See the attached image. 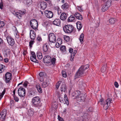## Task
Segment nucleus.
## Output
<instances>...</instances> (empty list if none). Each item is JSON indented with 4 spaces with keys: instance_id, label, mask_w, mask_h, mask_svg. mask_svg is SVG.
Segmentation results:
<instances>
[{
    "instance_id": "nucleus-28",
    "label": "nucleus",
    "mask_w": 121,
    "mask_h": 121,
    "mask_svg": "<svg viewBox=\"0 0 121 121\" xmlns=\"http://www.w3.org/2000/svg\"><path fill=\"white\" fill-rule=\"evenodd\" d=\"M35 86L39 92L40 93H42V92L41 88L40 86V85L39 84H38L36 85Z\"/></svg>"
},
{
    "instance_id": "nucleus-10",
    "label": "nucleus",
    "mask_w": 121,
    "mask_h": 121,
    "mask_svg": "<svg viewBox=\"0 0 121 121\" xmlns=\"http://www.w3.org/2000/svg\"><path fill=\"white\" fill-rule=\"evenodd\" d=\"M49 39L51 42L54 43L56 42V38L55 34L53 33L50 34L48 36Z\"/></svg>"
},
{
    "instance_id": "nucleus-24",
    "label": "nucleus",
    "mask_w": 121,
    "mask_h": 121,
    "mask_svg": "<svg viewBox=\"0 0 121 121\" xmlns=\"http://www.w3.org/2000/svg\"><path fill=\"white\" fill-rule=\"evenodd\" d=\"M67 17V14L64 13H62L60 16V19L63 21L65 20L66 19Z\"/></svg>"
},
{
    "instance_id": "nucleus-47",
    "label": "nucleus",
    "mask_w": 121,
    "mask_h": 121,
    "mask_svg": "<svg viewBox=\"0 0 121 121\" xmlns=\"http://www.w3.org/2000/svg\"><path fill=\"white\" fill-rule=\"evenodd\" d=\"M62 74L63 76L65 78L67 77V74L66 72L64 71H62Z\"/></svg>"
},
{
    "instance_id": "nucleus-30",
    "label": "nucleus",
    "mask_w": 121,
    "mask_h": 121,
    "mask_svg": "<svg viewBox=\"0 0 121 121\" xmlns=\"http://www.w3.org/2000/svg\"><path fill=\"white\" fill-rule=\"evenodd\" d=\"M48 80L45 81L42 83V85L43 87L45 88L48 85Z\"/></svg>"
},
{
    "instance_id": "nucleus-37",
    "label": "nucleus",
    "mask_w": 121,
    "mask_h": 121,
    "mask_svg": "<svg viewBox=\"0 0 121 121\" xmlns=\"http://www.w3.org/2000/svg\"><path fill=\"white\" fill-rule=\"evenodd\" d=\"M30 59L32 61L34 62L38 63V61L36 59V57H34L33 56H30Z\"/></svg>"
},
{
    "instance_id": "nucleus-2",
    "label": "nucleus",
    "mask_w": 121,
    "mask_h": 121,
    "mask_svg": "<svg viewBox=\"0 0 121 121\" xmlns=\"http://www.w3.org/2000/svg\"><path fill=\"white\" fill-rule=\"evenodd\" d=\"M89 66V64L82 66L76 73L74 77L75 79L80 77L82 76L84 73L85 70L88 69Z\"/></svg>"
},
{
    "instance_id": "nucleus-56",
    "label": "nucleus",
    "mask_w": 121,
    "mask_h": 121,
    "mask_svg": "<svg viewBox=\"0 0 121 121\" xmlns=\"http://www.w3.org/2000/svg\"><path fill=\"white\" fill-rule=\"evenodd\" d=\"M28 83V82L27 81H26L23 83V85L24 86L26 87Z\"/></svg>"
},
{
    "instance_id": "nucleus-11",
    "label": "nucleus",
    "mask_w": 121,
    "mask_h": 121,
    "mask_svg": "<svg viewBox=\"0 0 121 121\" xmlns=\"http://www.w3.org/2000/svg\"><path fill=\"white\" fill-rule=\"evenodd\" d=\"M6 39L9 45L12 46L14 45L15 43L14 40L11 37L8 36Z\"/></svg>"
},
{
    "instance_id": "nucleus-61",
    "label": "nucleus",
    "mask_w": 121,
    "mask_h": 121,
    "mask_svg": "<svg viewBox=\"0 0 121 121\" xmlns=\"http://www.w3.org/2000/svg\"><path fill=\"white\" fill-rule=\"evenodd\" d=\"M27 53V52L26 50H24L23 52V54L24 56L26 55V53Z\"/></svg>"
},
{
    "instance_id": "nucleus-48",
    "label": "nucleus",
    "mask_w": 121,
    "mask_h": 121,
    "mask_svg": "<svg viewBox=\"0 0 121 121\" xmlns=\"http://www.w3.org/2000/svg\"><path fill=\"white\" fill-rule=\"evenodd\" d=\"M104 102H105V101H103V99H100L99 101V103L101 105H102L103 104Z\"/></svg>"
},
{
    "instance_id": "nucleus-35",
    "label": "nucleus",
    "mask_w": 121,
    "mask_h": 121,
    "mask_svg": "<svg viewBox=\"0 0 121 121\" xmlns=\"http://www.w3.org/2000/svg\"><path fill=\"white\" fill-rule=\"evenodd\" d=\"M64 99L66 104L67 105H68L69 104V101L67 95L66 94H65L64 95Z\"/></svg>"
},
{
    "instance_id": "nucleus-58",
    "label": "nucleus",
    "mask_w": 121,
    "mask_h": 121,
    "mask_svg": "<svg viewBox=\"0 0 121 121\" xmlns=\"http://www.w3.org/2000/svg\"><path fill=\"white\" fill-rule=\"evenodd\" d=\"M15 103V102L13 100H11L10 102V103L11 105H12L13 104Z\"/></svg>"
},
{
    "instance_id": "nucleus-9",
    "label": "nucleus",
    "mask_w": 121,
    "mask_h": 121,
    "mask_svg": "<svg viewBox=\"0 0 121 121\" xmlns=\"http://www.w3.org/2000/svg\"><path fill=\"white\" fill-rule=\"evenodd\" d=\"M18 95L20 97H23L26 95V91L25 89L22 87L19 88L18 90Z\"/></svg>"
},
{
    "instance_id": "nucleus-59",
    "label": "nucleus",
    "mask_w": 121,
    "mask_h": 121,
    "mask_svg": "<svg viewBox=\"0 0 121 121\" xmlns=\"http://www.w3.org/2000/svg\"><path fill=\"white\" fill-rule=\"evenodd\" d=\"M78 9L80 12H82L83 11L82 10L81 7H78Z\"/></svg>"
},
{
    "instance_id": "nucleus-39",
    "label": "nucleus",
    "mask_w": 121,
    "mask_h": 121,
    "mask_svg": "<svg viewBox=\"0 0 121 121\" xmlns=\"http://www.w3.org/2000/svg\"><path fill=\"white\" fill-rule=\"evenodd\" d=\"M56 62V59L55 58H53L50 60L51 64L53 65L55 64Z\"/></svg>"
},
{
    "instance_id": "nucleus-54",
    "label": "nucleus",
    "mask_w": 121,
    "mask_h": 121,
    "mask_svg": "<svg viewBox=\"0 0 121 121\" xmlns=\"http://www.w3.org/2000/svg\"><path fill=\"white\" fill-rule=\"evenodd\" d=\"M31 54L32 56H33L34 57H36V56L35 52H31Z\"/></svg>"
},
{
    "instance_id": "nucleus-44",
    "label": "nucleus",
    "mask_w": 121,
    "mask_h": 121,
    "mask_svg": "<svg viewBox=\"0 0 121 121\" xmlns=\"http://www.w3.org/2000/svg\"><path fill=\"white\" fill-rule=\"evenodd\" d=\"M64 38L65 40L67 42L69 41L70 39L69 37L68 36H64Z\"/></svg>"
},
{
    "instance_id": "nucleus-31",
    "label": "nucleus",
    "mask_w": 121,
    "mask_h": 121,
    "mask_svg": "<svg viewBox=\"0 0 121 121\" xmlns=\"http://www.w3.org/2000/svg\"><path fill=\"white\" fill-rule=\"evenodd\" d=\"M5 67L4 65L0 64V73H1L4 71L5 69Z\"/></svg>"
},
{
    "instance_id": "nucleus-55",
    "label": "nucleus",
    "mask_w": 121,
    "mask_h": 121,
    "mask_svg": "<svg viewBox=\"0 0 121 121\" xmlns=\"http://www.w3.org/2000/svg\"><path fill=\"white\" fill-rule=\"evenodd\" d=\"M36 40L37 41H42V39L41 37L38 36L37 37Z\"/></svg>"
},
{
    "instance_id": "nucleus-51",
    "label": "nucleus",
    "mask_w": 121,
    "mask_h": 121,
    "mask_svg": "<svg viewBox=\"0 0 121 121\" xmlns=\"http://www.w3.org/2000/svg\"><path fill=\"white\" fill-rule=\"evenodd\" d=\"M3 2L2 1L0 3V8L1 9H2L3 7Z\"/></svg>"
},
{
    "instance_id": "nucleus-27",
    "label": "nucleus",
    "mask_w": 121,
    "mask_h": 121,
    "mask_svg": "<svg viewBox=\"0 0 121 121\" xmlns=\"http://www.w3.org/2000/svg\"><path fill=\"white\" fill-rule=\"evenodd\" d=\"M76 25L77 29L78 30H80L82 27L81 23L80 22L78 21L77 22Z\"/></svg>"
},
{
    "instance_id": "nucleus-17",
    "label": "nucleus",
    "mask_w": 121,
    "mask_h": 121,
    "mask_svg": "<svg viewBox=\"0 0 121 121\" xmlns=\"http://www.w3.org/2000/svg\"><path fill=\"white\" fill-rule=\"evenodd\" d=\"M46 74L45 72H42L39 73V76L38 77V78L39 80L41 82H43V76Z\"/></svg>"
},
{
    "instance_id": "nucleus-43",
    "label": "nucleus",
    "mask_w": 121,
    "mask_h": 121,
    "mask_svg": "<svg viewBox=\"0 0 121 121\" xmlns=\"http://www.w3.org/2000/svg\"><path fill=\"white\" fill-rule=\"evenodd\" d=\"M66 49V47L65 46H61L60 47V50L62 52H64L65 51Z\"/></svg>"
},
{
    "instance_id": "nucleus-22",
    "label": "nucleus",
    "mask_w": 121,
    "mask_h": 121,
    "mask_svg": "<svg viewBox=\"0 0 121 121\" xmlns=\"http://www.w3.org/2000/svg\"><path fill=\"white\" fill-rule=\"evenodd\" d=\"M74 16L77 19L82 20V19L83 18L82 16L78 13H76L74 15Z\"/></svg>"
},
{
    "instance_id": "nucleus-64",
    "label": "nucleus",
    "mask_w": 121,
    "mask_h": 121,
    "mask_svg": "<svg viewBox=\"0 0 121 121\" xmlns=\"http://www.w3.org/2000/svg\"><path fill=\"white\" fill-rule=\"evenodd\" d=\"M73 58L74 57H73L72 56H71L70 58V60L72 61H73Z\"/></svg>"
},
{
    "instance_id": "nucleus-4",
    "label": "nucleus",
    "mask_w": 121,
    "mask_h": 121,
    "mask_svg": "<svg viewBox=\"0 0 121 121\" xmlns=\"http://www.w3.org/2000/svg\"><path fill=\"white\" fill-rule=\"evenodd\" d=\"M112 0H108L106 3L102 4L101 5V10L104 12L107 11L111 5Z\"/></svg>"
},
{
    "instance_id": "nucleus-60",
    "label": "nucleus",
    "mask_w": 121,
    "mask_h": 121,
    "mask_svg": "<svg viewBox=\"0 0 121 121\" xmlns=\"http://www.w3.org/2000/svg\"><path fill=\"white\" fill-rule=\"evenodd\" d=\"M3 43V41L2 39L0 38V45L2 44Z\"/></svg>"
},
{
    "instance_id": "nucleus-7",
    "label": "nucleus",
    "mask_w": 121,
    "mask_h": 121,
    "mask_svg": "<svg viewBox=\"0 0 121 121\" xmlns=\"http://www.w3.org/2000/svg\"><path fill=\"white\" fill-rule=\"evenodd\" d=\"M111 99L108 98L105 101V102H103V104L102 105H103V107L104 110H106L108 108L111 103Z\"/></svg>"
},
{
    "instance_id": "nucleus-49",
    "label": "nucleus",
    "mask_w": 121,
    "mask_h": 121,
    "mask_svg": "<svg viewBox=\"0 0 121 121\" xmlns=\"http://www.w3.org/2000/svg\"><path fill=\"white\" fill-rule=\"evenodd\" d=\"M87 110L88 112H92L93 110V108L92 107H90Z\"/></svg>"
},
{
    "instance_id": "nucleus-5",
    "label": "nucleus",
    "mask_w": 121,
    "mask_h": 121,
    "mask_svg": "<svg viewBox=\"0 0 121 121\" xmlns=\"http://www.w3.org/2000/svg\"><path fill=\"white\" fill-rule=\"evenodd\" d=\"M74 27L71 25H66L63 27V29L65 32L67 33H70L73 31Z\"/></svg>"
},
{
    "instance_id": "nucleus-42",
    "label": "nucleus",
    "mask_w": 121,
    "mask_h": 121,
    "mask_svg": "<svg viewBox=\"0 0 121 121\" xmlns=\"http://www.w3.org/2000/svg\"><path fill=\"white\" fill-rule=\"evenodd\" d=\"M106 69V66H103L101 68V71L102 72L104 73L105 72Z\"/></svg>"
},
{
    "instance_id": "nucleus-53",
    "label": "nucleus",
    "mask_w": 121,
    "mask_h": 121,
    "mask_svg": "<svg viewBox=\"0 0 121 121\" xmlns=\"http://www.w3.org/2000/svg\"><path fill=\"white\" fill-rule=\"evenodd\" d=\"M58 119L59 121H64L63 118L60 117L58 115Z\"/></svg>"
},
{
    "instance_id": "nucleus-6",
    "label": "nucleus",
    "mask_w": 121,
    "mask_h": 121,
    "mask_svg": "<svg viewBox=\"0 0 121 121\" xmlns=\"http://www.w3.org/2000/svg\"><path fill=\"white\" fill-rule=\"evenodd\" d=\"M30 25L33 29H35L38 27V24L37 20L34 19H32L30 21Z\"/></svg>"
},
{
    "instance_id": "nucleus-52",
    "label": "nucleus",
    "mask_w": 121,
    "mask_h": 121,
    "mask_svg": "<svg viewBox=\"0 0 121 121\" xmlns=\"http://www.w3.org/2000/svg\"><path fill=\"white\" fill-rule=\"evenodd\" d=\"M59 101L60 102L62 103H64V99H63V98L61 97H60Z\"/></svg>"
},
{
    "instance_id": "nucleus-15",
    "label": "nucleus",
    "mask_w": 121,
    "mask_h": 121,
    "mask_svg": "<svg viewBox=\"0 0 121 121\" xmlns=\"http://www.w3.org/2000/svg\"><path fill=\"white\" fill-rule=\"evenodd\" d=\"M26 13L25 11H19L18 12L15 13V16L19 19H21L22 16L24 15Z\"/></svg>"
},
{
    "instance_id": "nucleus-41",
    "label": "nucleus",
    "mask_w": 121,
    "mask_h": 121,
    "mask_svg": "<svg viewBox=\"0 0 121 121\" xmlns=\"http://www.w3.org/2000/svg\"><path fill=\"white\" fill-rule=\"evenodd\" d=\"M5 89H4L2 93H0V100L3 97L4 95V94L5 92Z\"/></svg>"
},
{
    "instance_id": "nucleus-34",
    "label": "nucleus",
    "mask_w": 121,
    "mask_h": 121,
    "mask_svg": "<svg viewBox=\"0 0 121 121\" xmlns=\"http://www.w3.org/2000/svg\"><path fill=\"white\" fill-rule=\"evenodd\" d=\"M37 55L38 58L39 59H41L43 58L42 54L40 52H37Z\"/></svg>"
},
{
    "instance_id": "nucleus-13",
    "label": "nucleus",
    "mask_w": 121,
    "mask_h": 121,
    "mask_svg": "<svg viewBox=\"0 0 121 121\" xmlns=\"http://www.w3.org/2000/svg\"><path fill=\"white\" fill-rule=\"evenodd\" d=\"M6 114V110L4 109L1 112L0 114V119L1 121H4V120Z\"/></svg>"
},
{
    "instance_id": "nucleus-29",
    "label": "nucleus",
    "mask_w": 121,
    "mask_h": 121,
    "mask_svg": "<svg viewBox=\"0 0 121 121\" xmlns=\"http://www.w3.org/2000/svg\"><path fill=\"white\" fill-rule=\"evenodd\" d=\"M66 89V87L65 84H62L61 86L60 90L62 92H65Z\"/></svg>"
},
{
    "instance_id": "nucleus-25",
    "label": "nucleus",
    "mask_w": 121,
    "mask_h": 121,
    "mask_svg": "<svg viewBox=\"0 0 121 121\" xmlns=\"http://www.w3.org/2000/svg\"><path fill=\"white\" fill-rule=\"evenodd\" d=\"M61 7L63 10H66L68 9L69 6L67 3H65L62 5Z\"/></svg>"
},
{
    "instance_id": "nucleus-20",
    "label": "nucleus",
    "mask_w": 121,
    "mask_h": 121,
    "mask_svg": "<svg viewBox=\"0 0 121 121\" xmlns=\"http://www.w3.org/2000/svg\"><path fill=\"white\" fill-rule=\"evenodd\" d=\"M47 3L44 2H41L40 5V7L41 9L43 10H44L47 7Z\"/></svg>"
},
{
    "instance_id": "nucleus-14",
    "label": "nucleus",
    "mask_w": 121,
    "mask_h": 121,
    "mask_svg": "<svg viewBox=\"0 0 121 121\" xmlns=\"http://www.w3.org/2000/svg\"><path fill=\"white\" fill-rule=\"evenodd\" d=\"M43 53L45 54H47L50 53V51L48 45L46 44H44L43 46Z\"/></svg>"
},
{
    "instance_id": "nucleus-40",
    "label": "nucleus",
    "mask_w": 121,
    "mask_h": 121,
    "mask_svg": "<svg viewBox=\"0 0 121 121\" xmlns=\"http://www.w3.org/2000/svg\"><path fill=\"white\" fill-rule=\"evenodd\" d=\"M5 25V23L4 21H0V28H3Z\"/></svg>"
},
{
    "instance_id": "nucleus-23",
    "label": "nucleus",
    "mask_w": 121,
    "mask_h": 121,
    "mask_svg": "<svg viewBox=\"0 0 121 121\" xmlns=\"http://www.w3.org/2000/svg\"><path fill=\"white\" fill-rule=\"evenodd\" d=\"M76 19L74 15H71L70 16L68 19V22H74L75 21Z\"/></svg>"
},
{
    "instance_id": "nucleus-38",
    "label": "nucleus",
    "mask_w": 121,
    "mask_h": 121,
    "mask_svg": "<svg viewBox=\"0 0 121 121\" xmlns=\"http://www.w3.org/2000/svg\"><path fill=\"white\" fill-rule=\"evenodd\" d=\"M62 42V40H60L58 41V42L56 44V47L57 48H58L60 46V45L61 44Z\"/></svg>"
},
{
    "instance_id": "nucleus-63",
    "label": "nucleus",
    "mask_w": 121,
    "mask_h": 121,
    "mask_svg": "<svg viewBox=\"0 0 121 121\" xmlns=\"http://www.w3.org/2000/svg\"><path fill=\"white\" fill-rule=\"evenodd\" d=\"M4 61L5 62H8L9 61L8 59L7 58H6L4 59Z\"/></svg>"
},
{
    "instance_id": "nucleus-3",
    "label": "nucleus",
    "mask_w": 121,
    "mask_h": 121,
    "mask_svg": "<svg viewBox=\"0 0 121 121\" xmlns=\"http://www.w3.org/2000/svg\"><path fill=\"white\" fill-rule=\"evenodd\" d=\"M32 103L33 106L39 108L42 105L40 98L38 96L35 97L32 99Z\"/></svg>"
},
{
    "instance_id": "nucleus-1",
    "label": "nucleus",
    "mask_w": 121,
    "mask_h": 121,
    "mask_svg": "<svg viewBox=\"0 0 121 121\" xmlns=\"http://www.w3.org/2000/svg\"><path fill=\"white\" fill-rule=\"evenodd\" d=\"M72 97L79 102L84 101L86 97L85 93H81L80 91H77L73 92L72 94Z\"/></svg>"
},
{
    "instance_id": "nucleus-8",
    "label": "nucleus",
    "mask_w": 121,
    "mask_h": 121,
    "mask_svg": "<svg viewBox=\"0 0 121 121\" xmlns=\"http://www.w3.org/2000/svg\"><path fill=\"white\" fill-rule=\"evenodd\" d=\"M12 74L9 72H7L5 74L4 76L3 77V79L6 83H8L9 82L11 79Z\"/></svg>"
},
{
    "instance_id": "nucleus-62",
    "label": "nucleus",
    "mask_w": 121,
    "mask_h": 121,
    "mask_svg": "<svg viewBox=\"0 0 121 121\" xmlns=\"http://www.w3.org/2000/svg\"><path fill=\"white\" fill-rule=\"evenodd\" d=\"M73 49L72 48H70L69 49V52L70 53H71L72 52H73Z\"/></svg>"
},
{
    "instance_id": "nucleus-32",
    "label": "nucleus",
    "mask_w": 121,
    "mask_h": 121,
    "mask_svg": "<svg viewBox=\"0 0 121 121\" xmlns=\"http://www.w3.org/2000/svg\"><path fill=\"white\" fill-rule=\"evenodd\" d=\"M84 35L83 33H82L80 35L79 37V40L81 43L82 44L84 42L83 38Z\"/></svg>"
},
{
    "instance_id": "nucleus-57",
    "label": "nucleus",
    "mask_w": 121,
    "mask_h": 121,
    "mask_svg": "<svg viewBox=\"0 0 121 121\" xmlns=\"http://www.w3.org/2000/svg\"><path fill=\"white\" fill-rule=\"evenodd\" d=\"M114 85L115 87L116 88H118V87L119 85L118 83L117 82H115L114 83Z\"/></svg>"
},
{
    "instance_id": "nucleus-21",
    "label": "nucleus",
    "mask_w": 121,
    "mask_h": 121,
    "mask_svg": "<svg viewBox=\"0 0 121 121\" xmlns=\"http://www.w3.org/2000/svg\"><path fill=\"white\" fill-rule=\"evenodd\" d=\"M60 20L59 19H56L53 22V24L58 26H59L60 25Z\"/></svg>"
},
{
    "instance_id": "nucleus-45",
    "label": "nucleus",
    "mask_w": 121,
    "mask_h": 121,
    "mask_svg": "<svg viewBox=\"0 0 121 121\" xmlns=\"http://www.w3.org/2000/svg\"><path fill=\"white\" fill-rule=\"evenodd\" d=\"M61 82L60 81H58L56 83V88L57 89H58L60 85Z\"/></svg>"
},
{
    "instance_id": "nucleus-19",
    "label": "nucleus",
    "mask_w": 121,
    "mask_h": 121,
    "mask_svg": "<svg viewBox=\"0 0 121 121\" xmlns=\"http://www.w3.org/2000/svg\"><path fill=\"white\" fill-rule=\"evenodd\" d=\"M30 36L31 39L34 40L36 36L35 32L33 30H31L30 33Z\"/></svg>"
},
{
    "instance_id": "nucleus-12",
    "label": "nucleus",
    "mask_w": 121,
    "mask_h": 121,
    "mask_svg": "<svg viewBox=\"0 0 121 121\" xmlns=\"http://www.w3.org/2000/svg\"><path fill=\"white\" fill-rule=\"evenodd\" d=\"M44 15L48 18H52L53 16V13L51 11L45 10L44 11Z\"/></svg>"
},
{
    "instance_id": "nucleus-33",
    "label": "nucleus",
    "mask_w": 121,
    "mask_h": 121,
    "mask_svg": "<svg viewBox=\"0 0 121 121\" xmlns=\"http://www.w3.org/2000/svg\"><path fill=\"white\" fill-rule=\"evenodd\" d=\"M117 21V19L116 18H111L109 20V23L112 24H114Z\"/></svg>"
},
{
    "instance_id": "nucleus-26",
    "label": "nucleus",
    "mask_w": 121,
    "mask_h": 121,
    "mask_svg": "<svg viewBox=\"0 0 121 121\" xmlns=\"http://www.w3.org/2000/svg\"><path fill=\"white\" fill-rule=\"evenodd\" d=\"M34 109L33 108H30L28 110L27 113L29 116H32L34 114Z\"/></svg>"
},
{
    "instance_id": "nucleus-46",
    "label": "nucleus",
    "mask_w": 121,
    "mask_h": 121,
    "mask_svg": "<svg viewBox=\"0 0 121 121\" xmlns=\"http://www.w3.org/2000/svg\"><path fill=\"white\" fill-rule=\"evenodd\" d=\"M35 43V41H34V40H31L29 42V46L31 48L32 47V45L34 44Z\"/></svg>"
},
{
    "instance_id": "nucleus-16",
    "label": "nucleus",
    "mask_w": 121,
    "mask_h": 121,
    "mask_svg": "<svg viewBox=\"0 0 121 121\" xmlns=\"http://www.w3.org/2000/svg\"><path fill=\"white\" fill-rule=\"evenodd\" d=\"M51 60V57L48 55L44 57L43 58L44 62L45 63H50Z\"/></svg>"
},
{
    "instance_id": "nucleus-18",
    "label": "nucleus",
    "mask_w": 121,
    "mask_h": 121,
    "mask_svg": "<svg viewBox=\"0 0 121 121\" xmlns=\"http://www.w3.org/2000/svg\"><path fill=\"white\" fill-rule=\"evenodd\" d=\"M10 53V50L8 48L5 49L3 52L4 55L5 57H7L9 56Z\"/></svg>"
},
{
    "instance_id": "nucleus-50",
    "label": "nucleus",
    "mask_w": 121,
    "mask_h": 121,
    "mask_svg": "<svg viewBox=\"0 0 121 121\" xmlns=\"http://www.w3.org/2000/svg\"><path fill=\"white\" fill-rule=\"evenodd\" d=\"M16 102H18L19 100V99L16 95L13 96Z\"/></svg>"
},
{
    "instance_id": "nucleus-36",
    "label": "nucleus",
    "mask_w": 121,
    "mask_h": 121,
    "mask_svg": "<svg viewBox=\"0 0 121 121\" xmlns=\"http://www.w3.org/2000/svg\"><path fill=\"white\" fill-rule=\"evenodd\" d=\"M29 94L31 96H34L36 94V92L34 90H30L29 91Z\"/></svg>"
}]
</instances>
